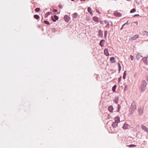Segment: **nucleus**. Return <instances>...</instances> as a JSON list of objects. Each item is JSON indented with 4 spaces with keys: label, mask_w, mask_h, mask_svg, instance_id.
I'll return each instance as SVG.
<instances>
[{
    "label": "nucleus",
    "mask_w": 148,
    "mask_h": 148,
    "mask_svg": "<svg viewBox=\"0 0 148 148\" xmlns=\"http://www.w3.org/2000/svg\"><path fill=\"white\" fill-rule=\"evenodd\" d=\"M147 83L146 81L144 80L142 81V84L140 88V89L141 92L144 91L146 88Z\"/></svg>",
    "instance_id": "obj_1"
},
{
    "label": "nucleus",
    "mask_w": 148,
    "mask_h": 148,
    "mask_svg": "<svg viewBox=\"0 0 148 148\" xmlns=\"http://www.w3.org/2000/svg\"><path fill=\"white\" fill-rule=\"evenodd\" d=\"M49 31L50 32L49 34V36L51 38L54 37L56 34V29H55V28H50Z\"/></svg>",
    "instance_id": "obj_2"
},
{
    "label": "nucleus",
    "mask_w": 148,
    "mask_h": 148,
    "mask_svg": "<svg viewBox=\"0 0 148 148\" xmlns=\"http://www.w3.org/2000/svg\"><path fill=\"white\" fill-rule=\"evenodd\" d=\"M114 15L116 17H119L121 16L122 14L119 12L117 10L115 11L114 13Z\"/></svg>",
    "instance_id": "obj_3"
},
{
    "label": "nucleus",
    "mask_w": 148,
    "mask_h": 148,
    "mask_svg": "<svg viewBox=\"0 0 148 148\" xmlns=\"http://www.w3.org/2000/svg\"><path fill=\"white\" fill-rule=\"evenodd\" d=\"M64 19L66 22L68 23L70 21L71 18L68 15H66L64 17Z\"/></svg>",
    "instance_id": "obj_4"
},
{
    "label": "nucleus",
    "mask_w": 148,
    "mask_h": 148,
    "mask_svg": "<svg viewBox=\"0 0 148 148\" xmlns=\"http://www.w3.org/2000/svg\"><path fill=\"white\" fill-rule=\"evenodd\" d=\"M143 110L144 108H139L138 110V115L140 116L143 113Z\"/></svg>",
    "instance_id": "obj_5"
},
{
    "label": "nucleus",
    "mask_w": 148,
    "mask_h": 148,
    "mask_svg": "<svg viewBox=\"0 0 148 148\" xmlns=\"http://www.w3.org/2000/svg\"><path fill=\"white\" fill-rule=\"evenodd\" d=\"M136 109L130 108L129 110V114L130 115H132L135 112Z\"/></svg>",
    "instance_id": "obj_6"
},
{
    "label": "nucleus",
    "mask_w": 148,
    "mask_h": 148,
    "mask_svg": "<svg viewBox=\"0 0 148 148\" xmlns=\"http://www.w3.org/2000/svg\"><path fill=\"white\" fill-rule=\"evenodd\" d=\"M130 108L136 109V106L135 104V102L134 101H133L132 103Z\"/></svg>",
    "instance_id": "obj_7"
},
{
    "label": "nucleus",
    "mask_w": 148,
    "mask_h": 148,
    "mask_svg": "<svg viewBox=\"0 0 148 148\" xmlns=\"http://www.w3.org/2000/svg\"><path fill=\"white\" fill-rule=\"evenodd\" d=\"M105 40H101L99 43V45L101 47H103L104 46Z\"/></svg>",
    "instance_id": "obj_8"
},
{
    "label": "nucleus",
    "mask_w": 148,
    "mask_h": 148,
    "mask_svg": "<svg viewBox=\"0 0 148 148\" xmlns=\"http://www.w3.org/2000/svg\"><path fill=\"white\" fill-rule=\"evenodd\" d=\"M114 120L115 122L117 123H118L120 122V117L119 116H116L114 118Z\"/></svg>",
    "instance_id": "obj_9"
},
{
    "label": "nucleus",
    "mask_w": 148,
    "mask_h": 148,
    "mask_svg": "<svg viewBox=\"0 0 148 148\" xmlns=\"http://www.w3.org/2000/svg\"><path fill=\"white\" fill-rule=\"evenodd\" d=\"M141 128L143 130H145L147 132H148V129L145 126L143 125H141Z\"/></svg>",
    "instance_id": "obj_10"
},
{
    "label": "nucleus",
    "mask_w": 148,
    "mask_h": 148,
    "mask_svg": "<svg viewBox=\"0 0 148 148\" xmlns=\"http://www.w3.org/2000/svg\"><path fill=\"white\" fill-rule=\"evenodd\" d=\"M129 127V125L127 123H125L124 124L123 127L124 129H128Z\"/></svg>",
    "instance_id": "obj_11"
},
{
    "label": "nucleus",
    "mask_w": 148,
    "mask_h": 148,
    "mask_svg": "<svg viewBox=\"0 0 148 148\" xmlns=\"http://www.w3.org/2000/svg\"><path fill=\"white\" fill-rule=\"evenodd\" d=\"M104 53L106 56H108L109 55V54L108 53V49L107 48H106L104 50Z\"/></svg>",
    "instance_id": "obj_12"
},
{
    "label": "nucleus",
    "mask_w": 148,
    "mask_h": 148,
    "mask_svg": "<svg viewBox=\"0 0 148 148\" xmlns=\"http://www.w3.org/2000/svg\"><path fill=\"white\" fill-rule=\"evenodd\" d=\"M98 36L101 37H103V32L101 30H99L98 32Z\"/></svg>",
    "instance_id": "obj_13"
},
{
    "label": "nucleus",
    "mask_w": 148,
    "mask_h": 148,
    "mask_svg": "<svg viewBox=\"0 0 148 148\" xmlns=\"http://www.w3.org/2000/svg\"><path fill=\"white\" fill-rule=\"evenodd\" d=\"M142 34L144 36H148V32L143 31L142 32Z\"/></svg>",
    "instance_id": "obj_14"
},
{
    "label": "nucleus",
    "mask_w": 148,
    "mask_h": 148,
    "mask_svg": "<svg viewBox=\"0 0 148 148\" xmlns=\"http://www.w3.org/2000/svg\"><path fill=\"white\" fill-rule=\"evenodd\" d=\"M139 35L138 34H136L134 35L132 38V39L133 40H135L138 38Z\"/></svg>",
    "instance_id": "obj_15"
},
{
    "label": "nucleus",
    "mask_w": 148,
    "mask_h": 148,
    "mask_svg": "<svg viewBox=\"0 0 148 148\" xmlns=\"http://www.w3.org/2000/svg\"><path fill=\"white\" fill-rule=\"evenodd\" d=\"M117 126L118 123H117L115 122H113L112 125V126L113 128H116V127H117Z\"/></svg>",
    "instance_id": "obj_16"
},
{
    "label": "nucleus",
    "mask_w": 148,
    "mask_h": 148,
    "mask_svg": "<svg viewBox=\"0 0 148 148\" xmlns=\"http://www.w3.org/2000/svg\"><path fill=\"white\" fill-rule=\"evenodd\" d=\"M110 62L112 63H114L116 62L114 58L113 57H111L110 58Z\"/></svg>",
    "instance_id": "obj_17"
},
{
    "label": "nucleus",
    "mask_w": 148,
    "mask_h": 148,
    "mask_svg": "<svg viewBox=\"0 0 148 148\" xmlns=\"http://www.w3.org/2000/svg\"><path fill=\"white\" fill-rule=\"evenodd\" d=\"M103 22L105 24H107L106 27L109 28V22L108 21H107L106 20H104Z\"/></svg>",
    "instance_id": "obj_18"
},
{
    "label": "nucleus",
    "mask_w": 148,
    "mask_h": 148,
    "mask_svg": "<svg viewBox=\"0 0 148 148\" xmlns=\"http://www.w3.org/2000/svg\"><path fill=\"white\" fill-rule=\"evenodd\" d=\"M93 20L97 23H98L99 22V19L96 16H94L93 17Z\"/></svg>",
    "instance_id": "obj_19"
},
{
    "label": "nucleus",
    "mask_w": 148,
    "mask_h": 148,
    "mask_svg": "<svg viewBox=\"0 0 148 148\" xmlns=\"http://www.w3.org/2000/svg\"><path fill=\"white\" fill-rule=\"evenodd\" d=\"M142 60H143L145 64H147L148 62L147 59V58L146 57H144L143 59H142Z\"/></svg>",
    "instance_id": "obj_20"
},
{
    "label": "nucleus",
    "mask_w": 148,
    "mask_h": 148,
    "mask_svg": "<svg viewBox=\"0 0 148 148\" xmlns=\"http://www.w3.org/2000/svg\"><path fill=\"white\" fill-rule=\"evenodd\" d=\"M108 109L110 112H112L113 110V108L112 106H109L108 108Z\"/></svg>",
    "instance_id": "obj_21"
},
{
    "label": "nucleus",
    "mask_w": 148,
    "mask_h": 148,
    "mask_svg": "<svg viewBox=\"0 0 148 148\" xmlns=\"http://www.w3.org/2000/svg\"><path fill=\"white\" fill-rule=\"evenodd\" d=\"M119 99V98L118 97H115L114 100V102L115 103H118Z\"/></svg>",
    "instance_id": "obj_22"
},
{
    "label": "nucleus",
    "mask_w": 148,
    "mask_h": 148,
    "mask_svg": "<svg viewBox=\"0 0 148 148\" xmlns=\"http://www.w3.org/2000/svg\"><path fill=\"white\" fill-rule=\"evenodd\" d=\"M142 56H140L139 53H138L136 55V58L137 60H139Z\"/></svg>",
    "instance_id": "obj_23"
},
{
    "label": "nucleus",
    "mask_w": 148,
    "mask_h": 148,
    "mask_svg": "<svg viewBox=\"0 0 148 148\" xmlns=\"http://www.w3.org/2000/svg\"><path fill=\"white\" fill-rule=\"evenodd\" d=\"M34 18H35L37 20H38L40 16L38 15L35 14V15H34Z\"/></svg>",
    "instance_id": "obj_24"
},
{
    "label": "nucleus",
    "mask_w": 148,
    "mask_h": 148,
    "mask_svg": "<svg viewBox=\"0 0 148 148\" xmlns=\"http://www.w3.org/2000/svg\"><path fill=\"white\" fill-rule=\"evenodd\" d=\"M78 14L77 13H75L73 16V17L74 18H76L77 17Z\"/></svg>",
    "instance_id": "obj_25"
},
{
    "label": "nucleus",
    "mask_w": 148,
    "mask_h": 148,
    "mask_svg": "<svg viewBox=\"0 0 148 148\" xmlns=\"http://www.w3.org/2000/svg\"><path fill=\"white\" fill-rule=\"evenodd\" d=\"M54 18H53L52 16L51 17V19L54 22H56V13H54Z\"/></svg>",
    "instance_id": "obj_26"
},
{
    "label": "nucleus",
    "mask_w": 148,
    "mask_h": 148,
    "mask_svg": "<svg viewBox=\"0 0 148 148\" xmlns=\"http://www.w3.org/2000/svg\"><path fill=\"white\" fill-rule=\"evenodd\" d=\"M126 73L127 71H125L124 72L123 76V79H125V77L126 75Z\"/></svg>",
    "instance_id": "obj_27"
},
{
    "label": "nucleus",
    "mask_w": 148,
    "mask_h": 148,
    "mask_svg": "<svg viewBox=\"0 0 148 148\" xmlns=\"http://www.w3.org/2000/svg\"><path fill=\"white\" fill-rule=\"evenodd\" d=\"M118 70L119 72V73L121 69V66L119 63H118Z\"/></svg>",
    "instance_id": "obj_28"
},
{
    "label": "nucleus",
    "mask_w": 148,
    "mask_h": 148,
    "mask_svg": "<svg viewBox=\"0 0 148 148\" xmlns=\"http://www.w3.org/2000/svg\"><path fill=\"white\" fill-rule=\"evenodd\" d=\"M118 70L119 72V73L121 69V66L119 63H118Z\"/></svg>",
    "instance_id": "obj_29"
},
{
    "label": "nucleus",
    "mask_w": 148,
    "mask_h": 148,
    "mask_svg": "<svg viewBox=\"0 0 148 148\" xmlns=\"http://www.w3.org/2000/svg\"><path fill=\"white\" fill-rule=\"evenodd\" d=\"M51 12H47L45 14V18H47V17L48 16H49V15H50L51 14Z\"/></svg>",
    "instance_id": "obj_30"
},
{
    "label": "nucleus",
    "mask_w": 148,
    "mask_h": 148,
    "mask_svg": "<svg viewBox=\"0 0 148 148\" xmlns=\"http://www.w3.org/2000/svg\"><path fill=\"white\" fill-rule=\"evenodd\" d=\"M43 22L44 23L48 25H49L50 24L49 22L48 21L46 20H45Z\"/></svg>",
    "instance_id": "obj_31"
},
{
    "label": "nucleus",
    "mask_w": 148,
    "mask_h": 148,
    "mask_svg": "<svg viewBox=\"0 0 148 148\" xmlns=\"http://www.w3.org/2000/svg\"><path fill=\"white\" fill-rule=\"evenodd\" d=\"M116 87V85H114L112 88V90L113 92H115Z\"/></svg>",
    "instance_id": "obj_32"
},
{
    "label": "nucleus",
    "mask_w": 148,
    "mask_h": 148,
    "mask_svg": "<svg viewBox=\"0 0 148 148\" xmlns=\"http://www.w3.org/2000/svg\"><path fill=\"white\" fill-rule=\"evenodd\" d=\"M88 12L91 15H92L93 13H92V10H87Z\"/></svg>",
    "instance_id": "obj_33"
},
{
    "label": "nucleus",
    "mask_w": 148,
    "mask_h": 148,
    "mask_svg": "<svg viewBox=\"0 0 148 148\" xmlns=\"http://www.w3.org/2000/svg\"><path fill=\"white\" fill-rule=\"evenodd\" d=\"M107 31H105L104 32V37L105 38L107 36Z\"/></svg>",
    "instance_id": "obj_34"
},
{
    "label": "nucleus",
    "mask_w": 148,
    "mask_h": 148,
    "mask_svg": "<svg viewBox=\"0 0 148 148\" xmlns=\"http://www.w3.org/2000/svg\"><path fill=\"white\" fill-rule=\"evenodd\" d=\"M136 145H132V144L130 145L129 146V147H136Z\"/></svg>",
    "instance_id": "obj_35"
},
{
    "label": "nucleus",
    "mask_w": 148,
    "mask_h": 148,
    "mask_svg": "<svg viewBox=\"0 0 148 148\" xmlns=\"http://www.w3.org/2000/svg\"><path fill=\"white\" fill-rule=\"evenodd\" d=\"M58 6L60 9H62L63 8V5H62L61 4H60L58 5Z\"/></svg>",
    "instance_id": "obj_36"
},
{
    "label": "nucleus",
    "mask_w": 148,
    "mask_h": 148,
    "mask_svg": "<svg viewBox=\"0 0 148 148\" xmlns=\"http://www.w3.org/2000/svg\"><path fill=\"white\" fill-rule=\"evenodd\" d=\"M121 107V106L119 104H118V112L120 110V108Z\"/></svg>",
    "instance_id": "obj_37"
},
{
    "label": "nucleus",
    "mask_w": 148,
    "mask_h": 148,
    "mask_svg": "<svg viewBox=\"0 0 148 148\" xmlns=\"http://www.w3.org/2000/svg\"><path fill=\"white\" fill-rule=\"evenodd\" d=\"M136 10H131L130 11V13H132L135 12L136 11Z\"/></svg>",
    "instance_id": "obj_38"
},
{
    "label": "nucleus",
    "mask_w": 148,
    "mask_h": 148,
    "mask_svg": "<svg viewBox=\"0 0 148 148\" xmlns=\"http://www.w3.org/2000/svg\"><path fill=\"white\" fill-rule=\"evenodd\" d=\"M130 57L131 58V60L132 61L133 60V58H134L133 56L131 55H130Z\"/></svg>",
    "instance_id": "obj_39"
},
{
    "label": "nucleus",
    "mask_w": 148,
    "mask_h": 148,
    "mask_svg": "<svg viewBox=\"0 0 148 148\" xmlns=\"http://www.w3.org/2000/svg\"><path fill=\"white\" fill-rule=\"evenodd\" d=\"M125 25L127 24L129 25L130 24V23L129 22V21H127L126 23L124 24Z\"/></svg>",
    "instance_id": "obj_40"
},
{
    "label": "nucleus",
    "mask_w": 148,
    "mask_h": 148,
    "mask_svg": "<svg viewBox=\"0 0 148 148\" xmlns=\"http://www.w3.org/2000/svg\"><path fill=\"white\" fill-rule=\"evenodd\" d=\"M134 23L136 24V25H138V22L137 21H135V22H134Z\"/></svg>",
    "instance_id": "obj_41"
},
{
    "label": "nucleus",
    "mask_w": 148,
    "mask_h": 148,
    "mask_svg": "<svg viewBox=\"0 0 148 148\" xmlns=\"http://www.w3.org/2000/svg\"><path fill=\"white\" fill-rule=\"evenodd\" d=\"M139 16V14H135V15H134L133 16L134 17H135L136 16Z\"/></svg>",
    "instance_id": "obj_42"
},
{
    "label": "nucleus",
    "mask_w": 148,
    "mask_h": 148,
    "mask_svg": "<svg viewBox=\"0 0 148 148\" xmlns=\"http://www.w3.org/2000/svg\"><path fill=\"white\" fill-rule=\"evenodd\" d=\"M40 10H35V11L36 12H39L40 11Z\"/></svg>",
    "instance_id": "obj_43"
},
{
    "label": "nucleus",
    "mask_w": 148,
    "mask_h": 148,
    "mask_svg": "<svg viewBox=\"0 0 148 148\" xmlns=\"http://www.w3.org/2000/svg\"><path fill=\"white\" fill-rule=\"evenodd\" d=\"M121 77H120L118 79V80L119 82H120L121 80Z\"/></svg>",
    "instance_id": "obj_44"
},
{
    "label": "nucleus",
    "mask_w": 148,
    "mask_h": 148,
    "mask_svg": "<svg viewBox=\"0 0 148 148\" xmlns=\"http://www.w3.org/2000/svg\"><path fill=\"white\" fill-rule=\"evenodd\" d=\"M37 26H38V27L39 28H40V27H41V26L40 25H37Z\"/></svg>",
    "instance_id": "obj_45"
},
{
    "label": "nucleus",
    "mask_w": 148,
    "mask_h": 148,
    "mask_svg": "<svg viewBox=\"0 0 148 148\" xmlns=\"http://www.w3.org/2000/svg\"><path fill=\"white\" fill-rule=\"evenodd\" d=\"M110 22L111 23V26H112L113 25V23H112V21H110Z\"/></svg>",
    "instance_id": "obj_46"
},
{
    "label": "nucleus",
    "mask_w": 148,
    "mask_h": 148,
    "mask_svg": "<svg viewBox=\"0 0 148 148\" xmlns=\"http://www.w3.org/2000/svg\"><path fill=\"white\" fill-rule=\"evenodd\" d=\"M58 19V17L56 15V21Z\"/></svg>",
    "instance_id": "obj_47"
},
{
    "label": "nucleus",
    "mask_w": 148,
    "mask_h": 148,
    "mask_svg": "<svg viewBox=\"0 0 148 148\" xmlns=\"http://www.w3.org/2000/svg\"><path fill=\"white\" fill-rule=\"evenodd\" d=\"M146 79L148 81V75L146 76Z\"/></svg>",
    "instance_id": "obj_48"
},
{
    "label": "nucleus",
    "mask_w": 148,
    "mask_h": 148,
    "mask_svg": "<svg viewBox=\"0 0 148 148\" xmlns=\"http://www.w3.org/2000/svg\"><path fill=\"white\" fill-rule=\"evenodd\" d=\"M52 10L54 13L56 12V10Z\"/></svg>",
    "instance_id": "obj_49"
},
{
    "label": "nucleus",
    "mask_w": 148,
    "mask_h": 148,
    "mask_svg": "<svg viewBox=\"0 0 148 148\" xmlns=\"http://www.w3.org/2000/svg\"><path fill=\"white\" fill-rule=\"evenodd\" d=\"M35 9H38V10H39V9H40L39 8H36Z\"/></svg>",
    "instance_id": "obj_50"
},
{
    "label": "nucleus",
    "mask_w": 148,
    "mask_h": 148,
    "mask_svg": "<svg viewBox=\"0 0 148 148\" xmlns=\"http://www.w3.org/2000/svg\"><path fill=\"white\" fill-rule=\"evenodd\" d=\"M125 25L124 24L122 26V27H124V26Z\"/></svg>",
    "instance_id": "obj_51"
},
{
    "label": "nucleus",
    "mask_w": 148,
    "mask_h": 148,
    "mask_svg": "<svg viewBox=\"0 0 148 148\" xmlns=\"http://www.w3.org/2000/svg\"><path fill=\"white\" fill-rule=\"evenodd\" d=\"M87 9H91L90 7H88L87 8Z\"/></svg>",
    "instance_id": "obj_52"
},
{
    "label": "nucleus",
    "mask_w": 148,
    "mask_h": 148,
    "mask_svg": "<svg viewBox=\"0 0 148 148\" xmlns=\"http://www.w3.org/2000/svg\"><path fill=\"white\" fill-rule=\"evenodd\" d=\"M123 27H121V28L120 29L121 30L123 29Z\"/></svg>",
    "instance_id": "obj_53"
},
{
    "label": "nucleus",
    "mask_w": 148,
    "mask_h": 148,
    "mask_svg": "<svg viewBox=\"0 0 148 148\" xmlns=\"http://www.w3.org/2000/svg\"><path fill=\"white\" fill-rule=\"evenodd\" d=\"M96 10V11L97 12H98V10Z\"/></svg>",
    "instance_id": "obj_54"
},
{
    "label": "nucleus",
    "mask_w": 148,
    "mask_h": 148,
    "mask_svg": "<svg viewBox=\"0 0 148 148\" xmlns=\"http://www.w3.org/2000/svg\"><path fill=\"white\" fill-rule=\"evenodd\" d=\"M71 1H74L75 0H71Z\"/></svg>",
    "instance_id": "obj_55"
},
{
    "label": "nucleus",
    "mask_w": 148,
    "mask_h": 148,
    "mask_svg": "<svg viewBox=\"0 0 148 148\" xmlns=\"http://www.w3.org/2000/svg\"><path fill=\"white\" fill-rule=\"evenodd\" d=\"M132 9L134 10V9H135L134 8H133Z\"/></svg>",
    "instance_id": "obj_56"
},
{
    "label": "nucleus",
    "mask_w": 148,
    "mask_h": 148,
    "mask_svg": "<svg viewBox=\"0 0 148 148\" xmlns=\"http://www.w3.org/2000/svg\"><path fill=\"white\" fill-rule=\"evenodd\" d=\"M57 10H56V12H57Z\"/></svg>",
    "instance_id": "obj_57"
}]
</instances>
